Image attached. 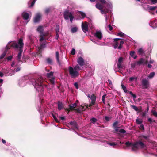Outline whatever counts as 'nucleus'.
Segmentation results:
<instances>
[{"instance_id":"nucleus-1","label":"nucleus","mask_w":157,"mask_h":157,"mask_svg":"<svg viewBox=\"0 0 157 157\" xmlns=\"http://www.w3.org/2000/svg\"><path fill=\"white\" fill-rule=\"evenodd\" d=\"M125 144L127 147L132 146V150L133 151H136L139 149V146L141 148H144L145 147L144 143L140 141H136L134 143L128 141L125 143Z\"/></svg>"},{"instance_id":"nucleus-2","label":"nucleus","mask_w":157,"mask_h":157,"mask_svg":"<svg viewBox=\"0 0 157 157\" xmlns=\"http://www.w3.org/2000/svg\"><path fill=\"white\" fill-rule=\"evenodd\" d=\"M80 65L77 64L74 68L69 66L68 67V71L71 78H75L78 77L79 73L78 71L81 70Z\"/></svg>"},{"instance_id":"nucleus-3","label":"nucleus","mask_w":157,"mask_h":157,"mask_svg":"<svg viewBox=\"0 0 157 157\" xmlns=\"http://www.w3.org/2000/svg\"><path fill=\"white\" fill-rule=\"evenodd\" d=\"M43 81V79L41 77H40L35 80V82L34 83V84H33L35 88L38 92H42L44 90L43 84L42 83Z\"/></svg>"},{"instance_id":"nucleus-4","label":"nucleus","mask_w":157,"mask_h":157,"mask_svg":"<svg viewBox=\"0 0 157 157\" xmlns=\"http://www.w3.org/2000/svg\"><path fill=\"white\" fill-rule=\"evenodd\" d=\"M9 43H10L9 45H10V47H12L16 49H23L24 45V44L23 42V40L21 38H20L19 39L18 44L16 42H11Z\"/></svg>"},{"instance_id":"nucleus-5","label":"nucleus","mask_w":157,"mask_h":157,"mask_svg":"<svg viewBox=\"0 0 157 157\" xmlns=\"http://www.w3.org/2000/svg\"><path fill=\"white\" fill-rule=\"evenodd\" d=\"M113 40L115 42L113 45L114 48L115 49L117 48L119 50L121 49L122 48V46L124 43V41L123 40H121L120 41L119 44L117 41L120 40L121 39L116 38L114 39Z\"/></svg>"},{"instance_id":"nucleus-6","label":"nucleus","mask_w":157,"mask_h":157,"mask_svg":"<svg viewBox=\"0 0 157 157\" xmlns=\"http://www.w3.org/2000/svg\"><path fill=\"white\" fill-rule=\"evenodd\" d=\"M141 84L143 88L147 89L149 86V82L147 79L144 78L141 81Z\"/></svg>"},{"instance_id":"nucleus-7","label":"nucleus","mask_w":157,"mask_h":157,"mask_svg":"<svg viewBox=\"0 0 157 157\" xmlns=\"http://www.w3.org/2000/svg\"><path fill=\"white\" fill-rule=\"evenodd\" d=\"M41 18V15L40 13H38L35 15L33 19V21L34 23L38 22Z\"/></svg>"},{"instance_id":"nucleus-8","label":"nucleus","mask_w":157,"mask_h":157,"mask_svg":"<svg viewBox=\"0 0 157 157\" xmlns=\"http://www.w3.org/2000/svg\"><path fill=\"white\" fill-rule=\"evenodd\" d=\"M87 22L85 21L84 23H82V28L83 31L86 33V32L88 31V25L87 24Z\"/></svg>"},{"instance_id":"nucleus-9","label":"nucleus","mask_w":157,"mask_h":157,"mask_svg":"<svg viewBox=\"0 0 157 157\" xmlns=\"http://www.w3.org/2000/svg\"><path fill=\"white\" fill-rule=\"evenodd\" d=\"M10 43H8V45L6 46L5 48V50L4 51L3 53L0 56V59H3L5 56L7 51L10 48V47H9V44Z\"/></svg>"},{"instance_id":"nucleus-10","label":"nucleus","mask_w":157,"mask_h":157,"mask_svg":"<svg viewBox=\"0 0 157 157\" xmlns=\"http://www.w3.org/2000/svg\"><path fill=\"white\" fill-rule=\"evenodd\" d=\"M68 124L72 126L73 129H78V125L75 121H71Z\"/></svg>"},{"instance_id":"nucleus-11","label":"nucleus","mask_w":157,"mask_h":157,"mask_svg":"<svg viewBox=\"0 0 157 157\" xmlns=\"http://www.w3.org/2000/svg\"><path fill=\"white\" fill-rule=\"evenodd\" d=\"M77 62L78 64L81 67L83 66L85 63L84 60L81 57H80L78 58Z\"/></svg>"},{"instance_id":"nucleus-12","label":"nucleus","mask_w":157,"mask_h":157,"mask_svg":"<svg viewBox=\"0 0 157 157\" xmlns=\"http://www.w3.org/2000/svg\"><path fill=\"white\" fill-rule=\"evenodd\" d=\"M123 57H120L118 61V63L117 64V67L118 68H122V63L123 62Z\"/></svg>"},{"instance_id":"nucleus-13","label":"nucleus","mask_w":157,"mask_h":157,"mask_svg":"<svg viewBox=\"0 0 157 157\" xmlns=\"http://www.w3.org/2000/svg\"><path fill=\"white\" fill-rule=\"evenodd\" d=\"M71 15H72V14L68 11L64 12L63 13V17L65 20L68 19L69 17H70Z\"/></svg>"},{"instance_id":"nucleus-14","label":"nucleus","mask_w":157,"mask_h":157,"mask_svg":"<svg viewBox=\"0 0 157 157\" xmlns=\"http://www.w3.org/2000/svg\"><path fill=\"white\" fill-rule=\"evenodd\" d=\"M94 36L95 37L99 39H101L102 37V33L100 31H96Z\"/></svg>"},{"instance_id":"nucleus-15","label":"nucleus","mask_w":157,"mask_h":157,"mask_svg":"<svg viewBox=\"0 0 157 157\" xmlns=\"http://www.w3.org/2000/svg\"><path fill=\"white\" fill-rule=\"evenodd\" d=\"M19 52L17 56V60L19 61L22 62L23 63V62L21 60V54L23 51V49H18Z\"/></svg>"},{"instance_id":"nucleus-16","label":"nucleus","mask_w":157,"mask_h":157,"mask_svg":"<svg viewBox=\"0 0 157 157\" xmlns=\"http://www.w3.org/2000/svg\"><path fill=\"white\" fill-rule=\"evenodd\" d=\"M95 6L97 8L100 10H101L104 8V6L99 2H98L96 4Z\"/></svg>"},{"instance_id":"nucleus-17","label":"nucleus","mask_w":157,"mask_h":157,"mask_svg":"<svg viewBox=\"0 0 157 157\" xmlns=\"http://www.w3.org/2000/svg\"><path fill=\"white\" fill-rule=\"evenodd\" d=\"M29 39L30 41V43L31 44H33L34 43V40L35 38V37L32 35H29L28 36Z\"/></svg>"},{"instance_id":"nucleus-18","label":"nucleus","mask_w":157,"mask_h":157,"mask_svg":"<svg viewBox=\"0 0 157 157\" xmlns=\"http://www.w3.org/2000/svg\"><path fill=\"white\" fill-rule=\"evenodd\" d=\"M22 17L24 20H26L28 19L29 14L26 12H24L22 14Z\"/></svg>"},{"instance_id":"nucleus-19","label":"nucleus","mask_w":157,"mask_h":157,"mask_svg":"<svg viewBox=\"0 0 157 157\" xmlns=\"http://www.w3.org/2000/svg\"><path fill=\"white\" fill-rule=\"evenodd\" d=\"M58 109L60 110L63 107V105L61 101H58Z\"/></svg>"},{"instance_id":"nucleus-20","label":"nucleus","mask_w":157,"mask_h":157,"mask_svg":"<svg viewBox=\"0 0 157 157\" xmlns=\"http://www.w3.org/2000/svg\"><path fill=\"white\" fill-rule=\"evenodd\" d=\"M144 59L143 58H140V60L136 62L137 65H140L144 63Z\"/></svg>"},{"instance_id":"nucleus-21","label":"nucleus","mask_w":157,"mask_h":157,"mask_svg":"<svg viewBox=\"0 0 157 157\" xmlns=\"http://www.w3.org/2000/svg\"><path fill=\"white\" fill-rule=\"evenodd\" d=\"M69 109L66 108L65 109V110L66 111H68L67 113H69L70 110L72 111V110H75V109L73 106V105H69Z\"/></svg>"},{"instance_id":"nucleus-22","label":"nucleus","mask_w":157,"mask_h":157,"mask_svg":"<svg viewBox=\"0 0 157 157\" xmlns=\"http://www.w3.org/2000/svg\"><path fill=\"white\" fill-rule=\"evenodd\" d=\"M135 52L134 51H131L130 52V55L134 59H136L137 57L136 55H135Z\"/></svg>"},{"instance_id":"nucleus-23","label":"nucleus","mask_w":157,"mask_h":157,"mask_svg":"<svg viewBox=\"0 0 157 157\" xmlns=\"http://www.w3.org/2000/svg\"><path fill=\"white\" fill-rule=\"evenodd\" d=\"M59 53L58 51H57L56 52V57L57 59V62L60 64V62L59 59Z\"/></svg>"},{"instance_id":"nucleus-24","label":"nucleus","mask_w":157,"mask_h":157,"mask_svg":"<svg viewBox=\"0 0 157 157\" xmlns=\"http://www.w3.org/2000/svg\"><path fill=\"white\" fill-rule=\"evenodd\" d=\"M37 31L40 33L41 34L43 31V26H38V27L37 29Z\"/></svg>"},{"instance_id":"nucleus-25","label":"nucleus","mask_w":157,"mask_h":157,"mask_svg":"<svg viewBox=\"0 0 157 157\" xmlns=\"http://www.w3.org/2000/svg\"><path fill=\"white\" fill-rule=\"evenodd\" d=\"M101 11L102 14H106L108 12L109 10L107 9H105L101 10Z\"/></svg>"},{"instance_id":"nucleus-26","label":"nucleus","mask_w":157,"mask_h":157,"mask_svg":"<svg viewBox=\"0 0 157 157\" xmlns=\"http://www.w3.org/2000/svg\"><path fill=\"white\" fill-rule=\"evenodd\" d=\"M136 122L137 124H140L142 123L143 121L141 119H139L138 118L136 120Z\"/></svg>"},{"instance_id":"nucleus-27","label":"nucleus","mask_w":157,"mask_h":157,"mask_svg":"<svg viewBox=\"0 0 157 157\" xmlns=\"http://www.w3.org/2000/svg\"><path fill=\"white\" fill-rule=\"evenodd\" d=\"M91 122L94 124L97 121V120L95 118H92L90 119Z\"/></svg>"},{"instance_id":"nucleus-28","label":"nucleus","mask_w":157,"mask_h":157,"mask_svg":"<svg viewBox=\"0 0 157 157\" xmlns=\"http://www.w3.org/2000/svg\"><path fill=\"white\" fill-rule=\"evenodd\" d=\"M78 13L82 16V19L86 17V14L84 12L80 11L78 12Z\"/></svg>"},{"instance_id":"nucleus-29","label":"nucleus","mask_w":157,"mask_h":157,"mask_svg":"<svg viewBox=\"0 0 157 157\" xmlns=\"http://www.w3.org/2000/svg\"><path fill=\"white\" fill-rule=\"evenodd\" d=\"M138 53L139 55H142L144 52L142 48L139 49L138 51Z\"/></svg>"},{"instance_id":"nucleus-30","label":"nucleus","mask_w":157,"mask_h":157,"mask_svg":"<svg viewBox=\"0 0 157 157\" xmlns=\"http://www.w3.org/2000/svg\"><path fill=\"white\" fill-rule=\"evenodd\" d=\"M130 107L136 111H139L138 108L134 105H130Z\"/></svg>"},{"instance_id":"nucleus-31","label":"nucleus","mask_w":157,"mask_h":157,"mask_svg":"<svg viewBox=\"0 0 157 157\" xmlns=\"http://www.w3.org/2000/svg\"><path fill=\"white\" fill-rule=\"evenodd\" d=\"M90 99L91 100V101H96V97L95 96L94 94H93L91 95Z\"/></svg>"},{"instance_id":"nucleus-32","label":"nucleus","mask_w":157,"mask_h":157,"mask_svg":"<svg viewBox=\"0 0 157 157\" xmlns=\"http://www.w3.org/2000/svg\"><path fill=\"white\" fill-rule=\"evenodd\" d=\"M78 30V28L76 27H74L71 28V31L73 33L76 32Z\"/></svg>"},{"instance_id":"nucleus-33","label":"nucleus","mask_w":157,"mask_h":157,"mask_svg":"<svg viewBox=\"0 0 157 157\" xmlns=\"http://www.w3.org/2000/svg\"><path fill=\"white\" fill-rule=\"evenodd\" d=\"M50 82L51 84H52L53 85H55V79L54 78H52L50 80Z\"/></svg>"},{"instance_id":"nucleus-34","label":"nucleus","mask_w":157,"mask_h":157,"mask_svg":"<svg viewBox=\"0 0 157 157\" xmlns=\"http://www.w3.org/2000/svg\"><path fill=\"white\" fill-rule=\"evenodd\" d=\"M121 86L124 92L125 93H127V92L128 91L127 90V88H126L125 86L123 84H121Z\"/></svg>"},{"instance_id":"nucleus-35","label":"nucleus","mask_w":157,"mask_h":157,"mask_svg":"<svg viewBox=\"0 0 157 157\" xmlns=\"http://www.w3.org/2000/svg\"><path fill=\"white\" fill-rule=\"evenodd\" d=\"M53 72L52 71H51L50 72L47 73V75L48 77H50L51 76H52L53 75Z\"/></svg>"},{"instance_id":"nucleus-36","label":"nucleus","mask_w":157,"mask_h":157,"mask_svg":"<svg viewBox=\"0 0 157 157\" xmlns=\"http://www.w3.org/2000/svg\"><path fill=\"white\" fill-rule=\"evenodd\" d=\"M51 11L50 8H47L45 10V13L46 14H48Z\"/></svg>"},{"instance_id":"nucleus-37","label":"nucleus","mask_w":157,"mask_h":157,"mask_svg":"<svg viewBox=\"0 0 157 157\" xmlns=\"http://www.w3.org/2000/svg\"><path fill=\"white\" fill-rule=\"evenodd\" d=\"M59 30V26L58 25H56V33H58Z\"/></svg>"},{"instance_id":"nucleus-38","label":"nucleus","mask_w":157,"mask_h":157,"mask_svg":"<svg viewBox=\"0 0 157 157\" xmlns=\"http://www.w3.org/2000/svg\"><path fill=\"white\" fill-rule=\"evenodd\" d=\"M153 115L156 117H157V112H156L155 110H152L151 111Z\"/></svg>"},{"instance_id":"nucleus-39","label":"nucleus","mask_w":157,"mask_h":157,"mask_svg":"<svg viewBox=\"0 0 157 157\" xmlns=\"http://www.w3.org/2000/svg\"><path fill=\"white\" fill-rule=\"evenodd\" d=\"M124 34L121 32H120L117 33V36H119L122 37L124 36Z\"/></svg>"},{"instance_id":"nucleus-40","label":"nucleus","mask_w":157,"mask_h":157,"mask_svg":"<svg viewBox=\"0 0 157 157\" xmlns=\"http://www.w3.org/2000/svg\"><path fill=\"white\" fill-rule=\"evenodd\" d=\"M106 94H105L103 95L102 98V100L103 103L105 104V98L106 96Z\"/></svg>"},{"instance_id":"nucleus-41","label":"nucleus","mask_w":157,"mask_h":157,"mask_svg":"<svg viewBox=\"0 0 157 157\" xmlns=\"http://www.w3.org/2000/svg\"><path fill=\"white\" fill-rule=\"evenodd\" d=\"M95 101H91V104L89 105V106L87 105L86 106V108H89V107H91L93 105H94L95 104Z\"/></svg>"},{"instance_id":"nucleus-42","label":"nucleus","mask_w":157,"mask_h":157,"mask_svg":"<svg viewBox=\"0 0 157 157\" xmlns=\"http://www.w3.org/2000/svg\"><path fill=\"white\" fill-rule=\"evenodd\" d=\"M47 63L49 64H51L52 62V60L50 58H48L46 59Z\"/></svg>"},{"instance_id":"nucleus-43","label":"nucleus","mask_w":157,"mask_h":157,"mask_svg":"<svg viewBox=\"0 0 157 157\" xmlns=\"http://www.w3.org/2000/svg\"><path fill=\"white\" fill-rule=\"evenodd\" d=\"M155 72H152L148 76V77L149 78H152L154 77L155 75Z\"/></svg>"},{"instance_id":"nucleus-44","label":"nucleus","mask_w":157,"mask_h":157,"mask_svg":"<svg viewBox=\"0 0 157 157\" xmlns=\"http://www.w3.org/2000/svg\"><path fill=\"white\" fill-rule=\"evenodd\" d=\"M112 118L111 117H109L108 116H105V118L106 121H109Z\"/></svg>"},{"instance_id":"nucleus-45","label":"nucleus","mask_w":157,"mask_h":157,"mask_svg":"<svg viewBox=\"0 0 157 157\" xmlns=\"http://www.w3.org/2000/svg\"><path fill=\"white\" fill-rule=\"evenodd\" d=\"M40 35H42L44 37L45 36H48L49 35V33L48 32L46 33H43V32L40 34Z\"/></svg>"},{"instance_id":"nucleus-46","label":"nucleus","mask_w":157,"mask_h":157,"mask_svg":"<svg viewBox=\"0 0 157 157\" xmlns=\"http://www.w3.org/2000/svg\"><path fill=\"white\" fill-rule=\"evenodd\" d=\"M40 39V42L43 41L45 39L44 37L42 35H40L39 36Z\"/></svg>"},{"instance_id":"nucleus-47","label":"nucleus","mask_w":157,"mask_h":157,"mask_svg":"<svg viewBox=\"0 0 157 157\" xmlns=\"http://www.w3.org/2000/svg\"><path fill=\"white\" fill-rule=\"evenodd\" d=\"M119 132L120 133H123V134L125 133L126 132V131L124 129H120L119 130Z\"/></svg>"},{"instance_id":"nucleus-48","label":"nucleus","mask_w":157,"mask_h":157,"mask_svg":"<svg viewBox=\"0 0 157 157\" xmlns=\"http://www.w3.org/2000/svg\"><path fill=\"white\" fill-rule=\"evenodd\" d=\"M71 54L72 55H74L75 53V49L73 48L71 52Z\"/></svg>"},{"instance_id":"nucleus-49","label":"nucleus","mask_w":157,"mask_h":157,"mask_svg":"<svg viewBox=\"0 0 157 157\" xmlns=\"http://www.w3.org/2000/svg\"><path fill=\"white\" fill-rule=\"evenodd\" d=\"M108 144L109 145L113 146V147L115 146L117 144L115 143L114 142L109 143H108Z\"/></svg>"},{"instance_id":"nucleus-50","label":"nucleus","mask_w":157,"mask_h":157,"mask_svg":"<svg viewBox=\"0 0 157 157\" xmlns=\"http://www.w3.org/2000/svg\"><path fill=\"white\" fill-rule=\"evenodd\" d=\"M129 94L131 95L134 98H136V95L133 94L132 91H130Z\"/></svg>"},{"instance_id":"nucleus-51","label":"nucleus","mask_w":157,"mask_h":157,"mask_svg":"<svg viewBox=\"0 0 157 157\" xmlns=\"http://www.w3.org/2000/svg\"><path fill=\"white\" fill-rule=\"evenodd\" d=\"M134 79L135 80H136L137 79V78H134L133 77H131L129 78V81H132L133 80H134Z\"/></svg>"},{"instance_id":"nucleus-52","label":"nucleus","mask_w":157,"mask_h":157,"mask_svg":"<svg viewBox=\"0 0 157 157\" xmlns=\"http://www.w3.org/2000/svg\"><path fill=\"white\" fill-rule=\"evenodd\" d=\"M156 8V6H150L149 7V9L151 10H154Z\"/></svg>"},{"instance_id":"nucleus-53","label":"nucleus","mask_w":157,"mask_h":157,"mask_svg":"<svg viewBox=\"0 0 157 157\" xmlns=\"http://www.w3.org/2000/svg\"><path fill=\"white\" fill-rule=\"evenodd\" d=\"M74 86L77 89H78V82H75L74 84Z\"/></svg>"},{"instance_id":"nucleus-54","label":"nucleus","mask_w":157,"mask_h":157,"mask_svg":"<svg viewBox=\"0 0 157 157\" xmlns=\"http://www.w3.org/2000/svg\"><path fill=\"white\" fill-rule=\"evenodd\" d=\"M137 65L136 62L135 63H132L131 65V67L132 68H134L135 66Z\"/></svg>"},{"instance_id":"nucleus-55","label":"nucleus","mask_w":157,"mask_h":157,"mask_svg":"<svg viewBox=\"0 0 157 157\" xmlns=\"http://www.w3.org/2000/svg\"><path fill=\"white\" fill-rule=\"evenodd\" d=\"M75 110H76V112L78 113H80L82 112L81 109H80V108H79L75 109Z\"/></svg>"},{"instance_id":"nucleus-56","label":"nucleus","mask_w":157,"mask_h":157,"mask_svg":"<svg viewBox=\"0 0 157 157\" xmlns=\"http://www.w3.org/2000/svg\"><path fill=\"white\" fill-rule=\"evenodd\" d=\"M99 1L102 4H104L106 3L105 0H99Z\"/></svg>"},{"instance_id":"nucleus-57","label":"nucleus","mask_w":157,"mask_h":157,"mask_svg":"<svg viewBox=\"0 0 157 157\" xmlns=\"http://www.w3.org/2000/svg\"><path fill=\"white\" fill-rule=\"evenodd\" d=\"M13 58V56H10L7 57L6 58V59L8 60H11Z\"/></svg>"},{"instance_id":"nucleus-58","label":"nucleus","mask_w":157,"mask_h":157,"mask_svg":"<svg viewBox=\"0 0 157 157\" xmlns=\"http://www.w3.org/2000/svg\"><path fill=\"white\" fill-rule=\"evenodd\" d=\"M118 122L117 121H116L114 122L113 124V126L115 128L116 127V125L118 124Z\"/></svg>"},{"instance_id":"nucleus-59","label":"nucleus","mask_w":157,"mask_h":157,"mask_svg":"<svg viewBox=\"0 0 157 157\" xmlns=\"http://www.w3.org/2000/svg\"><path fill=\"white\" fill-rule=\"evenodd\" d=\"M108 28H109V29L110 31H111L112 30H113V27L111 26V25L110 24H109V25L108 26Z\"/></svg>"},{"instance_id":"nucleus-60","label":"nucleus","mask_w":157,"mask_h":157,"mask_svg":"<svg viewBox=\"0 0 157 157\" xmlns=\"http://www.w3.org/2000/svg\"><path fill=\"white\" fill-rule=\"evenodd\" d=\"M140 129L141 130H144V125L143 124H141L140 126Z\"/></svg>"},{"instance_id":"nucleus-61","label":"nucleus","mask_w":157,"mask_h":157,"mask_svg":"<svg viewBox=\"0 0 157 157\" xmlns=\"http://www.w3.org/2000/svg\"><path fill=\"white\" fill-rule=\"evenodd\" d=\"M70 18V21L71 22H72V21L74 18V17L72 15H71L70 17H69Z\"/></svg>"},{"instance_id":"nucleus-62","label":"nucleus","mask_w":157,"mask_h":157,"mask_svg":"<svg viewBox=\"0 0 157 157\" xmlns=\"http://www.w3.org/2000/svg\"><path fill=\"white\" fill-rule=\"evenodd\" d=\"M81 107L82 108L81 109L82 110V111H85V110L87 108H86H86H85L84 106H81Z\"/></svg>"},{"instance_id":"nucleus-63","label":"nucleus","mask_w":157,"mask_h":157,"mask_svg":"<svg viewBox=\"0 0 157 157\" xmlns=\"http://www.w3.org/2000/svg\"><path fill=\"white\" fill-rule=\"evenodd\" d=\"M35 2V0H33V1L31 3L30 6L32 7L34 5Z\"/></svg>"},{"instance_id":"nucleus-64","label":"nucleus","mask_w":157,"mask_h":157,"mask_svg":"<svg viewBox=\"0 0 157 157\" xmlns=\"http://www.w3.org/2000/svg\"><path fill=\"white\" fill-rule=\"evenodd\" d=\"M151 3L153 4H155L157 3V0H152Z\"/></svg>"}]
</instances>
